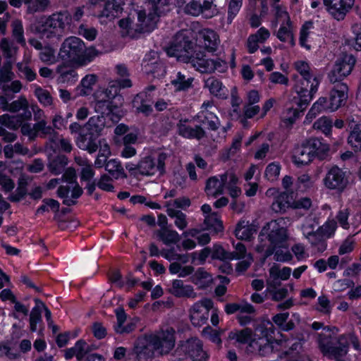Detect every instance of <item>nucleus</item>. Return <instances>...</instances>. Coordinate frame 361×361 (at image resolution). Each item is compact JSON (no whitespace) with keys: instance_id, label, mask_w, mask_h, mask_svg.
Returning <instances> with one entry per match:
<instances>
[{"instance_id":"obj_63","label":"nucleus","mask_w":361,"mask_h":361,"mask_svg":"<svg viewBox=\"0 0 361 361\" xmlns=\"http://www.w3.org/2000/svg\"><path fill=\"white\" fill-rule=\"evenodd\" d=\"M13 26V35L16 41L21 44H25V40L23 37V28L21 21L16 20L12 23Z\"/></svg>"},{"instance_id":"obj_44","label":"nucleus","mask_w":361,"mask_h":361,"mask_svg":"<svg viewBox=\"0 0 361 361\" xmlns=\"http://www.w3.org/2000/svg\"><path fill=\"white\" fill-rule=\"evenodd\" d=\"M313 185L311 177L307 173H303L298 177L295 183V190L297 193H305Z\"/></svg>"},{"instance_id":"obj_31","label":"nucleus","mask_w":361,"mask_h":361,"mask_svg":"<svg viewBox=\"0 0 361 361\" xmlns=\"http://www.w3.org/2000/svg\"><path fill=\"white\" fill-rule=\"evenodd\" d=\"M154 351V349L143 341V338H139L135 343L132 354L135 355V357L139 360L142 357H152Z\"/></svg>"},{"instance_id":"obj_35","label":"nucleus","mask_w":361,"mask_h":361,"mask_svg":"<svg viewBox=\"0 0 361 361\" xmlns=\"http://www.w3.org/2000/svg\"><path fill=\"white\" fill-rule=\"evenodd\" d=\"M68 161L65 155H59L49 164L51 173L57 175L63 173L62 179H68V169H66Z\"/></svg>"},{"instance_id":"obj_16","label":"nucleus","mask_w":361,"mask_h":361,"mask_svg":"<svg viewBox=\"0 0 361 361\" xmlns=\"http://www.w3.org/2000/svg\"><path fill=\"white\" fill-rule=\"evenodd\" d=\"M195 42L200 47V50L204 49V51L213 53L216 51L220 39L216 32L212 29L205 28L199 32L195 38Z\"/></svg>"},{"instance_id":"obj_20","label":"nucleus","mask_w":361,"mask_h":361,"mask_svg":"<svg viewBox=\"0 0 361 361\" xmlns=\"http://www.w3.org/2000/svg\"><path fill=\"white\" fill-rule=\"evenodd\" d=\"M334 85L329 92V102L331 106L336 111L339 108L344 106L348 99V86L345 82L334 83Z\"/></svg>"},{"instance_id":"obj_27","label":"nucleus","mask_w":361,"mask_h":361,"mask_svg":"<svg viewBox=\"0 0 361 361\" xmlns=\"http://www.w3.org/2000/svg\"><path fill=\"white\" fill-rule=\"evenodd\" d=\"M329 99L327 97H320L314 102L312 107L307 113V116L315 118L318 114L322 113L335 112L334 108L331 106Z\"/></svg>"},{"instance_id":"obj_54","label":"nucleus","mask_w":361,"mask_h":361,"mask_svg":"<svg viewBox=\"0 0 361 361\" xmlns=\"http://www.w3.org/2000/svg\"><path fill=\"white\" fill-rule=\"evenodd\" d=\"M51 17L53 23V29L63 30L65 28L66 21L68 20V13L66 11L54 13Z\"/></svg>"},{"instance_id":"obj_38","label":"nucleus","mask_w":361,"mask_h":361,"mask_svg":"<svg viewBox=\"0 0 361 361\" xmlns=\"http://www.w3.org/2000/svg\"><path fill=\"white\" fill-rule=\"evenodd\" d=\"M105 170L116 180L127 178L121 163L117 159H112L107 161Z\"/></svg>"},{"instance_id":"obj_24","label":"nucleus","mask_w":361,"mask_h":361,"mask_svg":"<svg viewBox=\"0 0 361 361\" xmlns=\"http://www.w3.org/2000/svg\"><path fill=\"white\" fill-rule=\"evenodd\" d=\"M275 326L270 320L263 319L255 328V336L259 339L264 338L267 343L275 340Z\"/></svg>"},{"instance_id":"obj_32","label":"nucleus","mask_w":361,"mask_h":361,"mask_svg":"<svg viewBox=\"0 0 361 361\" xmlns=\"http://www.w3.org/2000/svg\"><path fill=\"white\" fill-rule=\"evenodd\" d=\"M194 78L192 77L186 78L181 72H178L176 78L171 80V84L173 87L175 92L188 91L192 87Z\"/></svg>"},{"instance_id":"obj_39","label":"nucleus","mask_w":361,"mask_h":361,"mask_svg":"<svg viewBox=\"0 0 361 361\" xmlns=\"http://www.w3.org/2000/svg\"><path fill=\"white\" fill-rule=\"evenodd\" d=\"M348 143L355 152L361 150V123H356L351 127L348 137Z\"/></svg>"},{"instance_id":"obj_19","label":"nucleus","mask_w":361,"mask_h":361,"mask_svg":"<svg viewBox=\"0 0 361 361\" xmlns=\"http://www.w3.org/2000/svg\"><path fill=\"white\" fill-rule=\"evenodd\" d=\"M214 59L208 58L203 50L200 48L194 53V54L188 56L185 63H191L199 72L202 73H212Z\"/></svg>"},{"instance_id":"obj_26","label":"nucleus","mask_w":361,"mask_h":361,"mask_svg":"<svg viewBox=\"0 0 361 361\" xmlns=\"http://www.w3.org/2000/svg\"><path fill=\"white\" fill-rule=\"evenodd\" d=\"M43 202L47 204L53 211L57 212L55 214L54 219L58 222L59 228L65 231L68 228L67 221L68 217L66 216V208H62L61 212H59V203L58 201L53 199H44Z\"/></svg>"},{"instance_id":"obj_13","label":"nucleus","mask_w":361,"mask_h":361,"mask_svg":"<svg viewBox=\"0 0 361 361\" xmlns=\"http://www.w3.org/2000/svg\"><path fill=\"white\" fill-rule=\"evenodd\" d=\"M142 71L145 74L157 79L164 78L166 73V66L154 51L145 54Z\"/></svg>"},{"instance_id":"obj_5","label":"nucleus","mask_w":361,"mask_h":361,"mask_svg":"<svg viewBox=\"0 0 361 361\" xmlns=\"http://www.w3.org/2000/svg\"><path fill=\"white\" fill-rule=\"evenodd\" d=\"M106 89L103 91L99 98L95 95V111L99 113L100 115L95 116L96 117L103 116L106 120L109 118L113 121L118 122L121 118L120 106L115 102L116 99L120 100L121 96L118 94V90L114 88V92L112 93L111 89Z\"/></svg>"},{"instance_id":"obj_49","label":"nucleus","mask_w":361,"mask_h":361,"mask_svg":"<svg viewBox=\"0 0 361 361\" xmlns=\"http://www.w3.org/2000/svg\"><path fill=\"white\" fill-rule=\"evenodd\" d=\"M20 117L16 116H10L4 114L0 116V124L12 130H17L22 126Z\"/></svg>"},{"instance_id":"obj_18","label":"nucleus","mask_w":361,"mask_h":361,"mask_svg":"<svg viewBox=\"0 0 361 361\" xmlns=\"http://www.w3.org/2000/svg\"><path fill=\"white\" fill-rule=\"evenodd\" d=\"M355 63V59L353 56H350L348 61L342 59L336 62L334 69L329 74V80L331 83L343 82L342 80L349 75Z\"/></svg>"},{"instance_id":"obj_21","label":"nucleus","mask_w":361,"mask_h":361,"mask_svg":"<svg viewBox=\"0 0 361 361\" xmlns=\"http://www.w3.org/2000/svg\"><path fill=\"white\" fill-rule=\"evenodd\" d=\"M35 128L36 131V137L39 135L41 137H49L51 142H60L61 148L65 151H68V142L64 138H60L59 133L54 129L47 126L44 120H41L35 123Z\"/></svg>"},{"instance_id":"obj_1","label":"nucleus","mask_w":361,"mask_h":361,"mask_svg":"<svg viewBox=\"0 0 361 361\" xmlns=\"http://www.w3.org/2000/svg\"><path fill=\"white\" fill-rule=\"evenodd\" d=\"M105 127V119L103 116H92L87 123L81 126L76 122L69 125V130L71 133H78L76 137L77 146L82 149L92 154L98 149V137Z\"/></svg>"},{"instance_id":"obj_62","label":"nucleus","mask_w":361,"mask_h":361,"mask_svg":"<svg viewBox=\"0 0 361 361\" xmlns=\"http://www.w3.org/2000/svg\"><path fill=\"white\" fill-rule=\"evenodd\" d=\"M111 180V178L109 175L104 173L101 175L99 179L97 181V185L102 190L106 192H114V185L109 183Z\"/></svg>"},{"instance_id":"obj_10","label":"nucleus","mask_w":361,"mask_h":361,"mask_svg":"<svg viewBox=\"0 0 361 361\" xmlns=\"http://www.w3.org/2000/svg\"><path fill=\"white\" fill-rule=\"evenodd\" d=\"M85 42L79 37L69 36V68L76 64L83 66L93 60L90 53L85 51Z\"/></svg>"},{"instance_id":"obj_22","label":"nucleus","mask_w":361,"mask_h":361,"mask_svg":"<svg viewBox=\"0 0 361 361\" xmlns=\"http://www.w3.org/2000/svg\"><path fill=\"white\" fill-rule=\"evenodd\" d=\"M296 195L293 189L285 190L275 197L271 209L276 213L284 214L290 209L291 203L295 202Z\"/></svg>"},{"instance_id":"obj_55","label":"nucleus","mask_w":361,"mask_h":361,"mask_svg":"<svg viewBox=\"0 0 361 361\" xmlns=\"http://www.w3.org/2000/svg\"><path fill=\"white\" fill-rule=\"evenodd\" d=\"M281 165L276 162L269 164L265 169L264 176L270 181L276 180L280 174Z\"/></svg>"},{"instance_id":"obj_48","label":"nucleus","mask_w":361,"mask_h":361,"mask_svg":"<svg viewBox=\"0 0 361 361\" xmlns=\"http://www.w3.org/2000/svg\"><path fill=\"white\" fill-rule=\"evenodd\" d=\"M200 123L205 126L207 129L213 131L218 130L219 126V120L216 115L208 111L204 114Z\"/></svg>"},{"instance_id":"obj_33","label":"nucleus","mask_w":361,"mask_h":361,"mask_svg":"<svg viewBox=\"0 0 361 361\" xmlns=\"http://www.w3.org/2000/svg\"><path fill=\"white\" fill-rule=\"evenodd\" d=\"M192 282L202 289L208 288L212 283V275L204 268H198L192 276Z\"/></svg>"},{"instance_id":"obj_53","label":"nucleus","mask_w":361,"mask_h":361,"mask_svg":"<svg viewBox=\"0 0 361 361\" xmlns=\"http://www.w3.org/2000/svg\"><path fill=\"white\" fill-rule=\"evenodd\" d=\"M305 109L297 106L288 108L286 109V117L284 118V122L288 125H293L295 123L302 115Z\"/></svg>"},{"instance_id":"obj_2","label":"nucleus","mask_w":361,"mask_h":361,"mask_svg":"<svg viewBox=\"0 0 361 361\" xmlns=\"http://www.w3.org/2000/svg\"><path fill=\"white\" fill-rule=\"evenodd\" d=\"M329 149V144L323 138L310 137L295 149L293 162L300 168L310 164L315 159L324 161L328 158Z\"/></svg>"},{"instance_id":"obj_11","label":"nucleus","mask_w":361,"mask_h":361,"mask_svg":"<svg viewBox=\"0 0 361 361\" xmlns=\"http://www.w3.org/2000/svg\"><path fill=\"white\" fill-rule=\"evenodd\" d=\"M167 154L166 152H160L157 156V164L155 159L152 156H145L142 158L137 165L135 169L140 174L145 176H152L158 171L160 175H163L166 172L165 161L167 159Z\"/></svg>"},{"instance_id":"obj_40","label":"nucleus","mask_w":361,"mask_h":361,"mask_svg":"<svg viewBox=\"0 0 361 361\" xmlns=\"http://www.w3.org/2000/svg\"><path fill=\"white\" fill-rule=\"evenodd\" d=\"M295 70L301 75L300 81L310 82L313 79H319L317 76L312 74L309 63L305 61H298L294 64Z\"/></svg>"},{"instance_id":"obj_28","label":"nucleus","mask_w":361,"mask_h":361,"mask_svg":"<svg viewBox=\"0 0 361 361\" xmlns=\"http://www.w3.org/2000/svg\"><path fill=\"white\" fill-rule=\"evenodd\" d=\"M256 230L249 224V221L240 219L236 224L234 234L236 238L250 241Z\"/></svg>"},{"instance_id":"obj_4","label":"nucleus","mask_w":361,"mask_h":361,"mask_svg":"<svg viewBox=\"0 0 361 361\" xmlns=\"http://www.w3.org/2000/svg\"><path fill=\"white\" fill-rule=\"evenodd\" d=\"M199 48L193 32L188 30H180L173 37L167 53L185 62L188 56L194 54Z\"/></svg>"},{"instance_id":"obj_47","label":"nucleus","mask_w":361,"mask_h":361,"mask_svg":"<svg viewBox=\"0 0 361 361\" xmlns=\"http://www.w3.org/2000/svg\"><path fill=\"white\" fill-rule=\"evenodd\" d=\"M24 4L27 6V13H34L45 11L49 4V0H24Z\"/></svg>"},{"instance_id":"obj_59","label":"nucleus","mask_w":361,"mask_h":361,"mask_svg":"<svg viewBox=\"0 0 361 361\" xmlns=\"http://www.w3.org/2000/svg\"><path fill=\"white\" fill-rule=\"evenodd\" d=\"M252 334L253 332L251 329L245 328L235 332L231 338L235 339L240 343L245 344L252 341Z\"/></svg>"},{"instance_id":"obj_7","label":"nucleus","mask_w":361,"mask_h":361,"mask_svg":"<svg viewBox=\"0 0 361 361\" xmlns=\"http://www.w3.org/2000/svg\"><path fill=\"white\" fill-rule=\"evenodd\" d=\"M319 84V79H313L307 84L305 81H299L293 87L296 95L293 97L291 102L300 108L306 109L318 91Z\"/></svg>"},{"instance_id":"obj_45","label":"nucleus","mask_w":361,"mask_h":361,"mask_svg":"<svg viewBox=\"0 0 361 361\" xmlns=\"http://www.w3.org/2000/svg\"><path fill=\"white\" fill-rule=\"evenodd\" d=\"M221 178L219 179L216 176L209 177L205 185V192L208 195H221L223 192V188L221 186Z\"/></svg>"},{"instance_id":"obj_57","label":"nucleus","mask_w":361,"mask_h":361,"mask_svg":"<svg viewBox=\"0 0 361 361\" xmlns=\"http://www.w3.org/2000/svg\"><path fill=\"white\" fill-rule=\"evenodd\" d=\"M302 339H292L286 341L288 348L285 351L287 356L297 355L302 348Z\"/></svg>"},{"instance_id":"obj_8","label":"nucleus","mask_w":361,"mask_h":361,"mask_svg":"<svg viewBox=\"0 0 361 361\" xmlns=\"http://www.w3.org/2000/svg\"><path fill=\"white\" fill-rule=\"evenodd\" d=\"M156 90L155 85H149L134 96L132 100V107L135 109V114H142L145 117L152 114Z\"/></svg>"},{"instance_id":"obj_12","label":"nucleus","mask_w":361,"mask_h":361,"mask_svg":"<svg viewBox=\"0 0 361 361\" xmlns=\"http://www.w3.org/2000/svg\"><path fill=\"white\" fill-rule=\"evenodd\" d=\"M324 186L341 193L346 188L348 180L345 172L337 165L332 166L323 179Z\"/></svg>"},{"instance_id":"obj_3","label":"nucleus","mask_w":361,"mask_h":361,"mask_svg":"<svg viewBox=\"0 0 361 361\" xmlns=\"http://www.w3.org/2000/svg\"><path fill=\"white\" fill-rule=\"evenodd\" d=\"M152 5V11L147 13L145 9L137 11V23L135 25L134 33L131 35V38L137 39L141 34L151 32L156 28V23L159 18L165 11V6L173 5V4H164L161 1L148 0Z\"/></svg>"},{"instance_id":"obj_51","label":"nucleus","mask_w":361,"mask_h":361,"mask_svg":"<svg viewBox=\"0 0 361 361\" xmlns=\"http://www.w3.org/2000/svg\"><path fill=\"white\" fill-rule=\"evenodd\" d=\"M292 272L291 268L288 267H284L281 269H279L276 267H273L270 269V276L274 279V281L281 279L282 281H286L289 279Z\"/></svg>"},{"instance_id":"obj_60","label":"nucleus","mask_w":361,"mask_h":361,"mask_svg":"<svg viewBox=\"0 0 361 361\" xmlns=\"http://www.w3.org/2000/svg\"><path fill=\"white\" fill-rule=\"evenodd\" d=\"M221 177V186L223 188L237 186L238 182V178L234 173H231L229 175L227 172L220 175Z\"/></svg>"},{"instance_id":"obj_43","label":"nucleus","mask_w":361,"mask_h":361,"mask_svg":"<svg viewBox=\"0 0 361 361\" xmlns=\"http://www.w3.org/2000/svg\"><path fill=\"white\" fill-rule=\"evenodd\" d=\"M212 249L211 258L213 260L222 262L231 261V252L226 250L219 243H214Z\"/></svg>"},{"instance_id":"obj_15","label":"nucleus","mask_w":361,"mask_h":361,"mask_svg":"<svg viewBox=\"0 0 361 361\" xmlns=\"http://www.w3.org/2000/svg\"><path fill=\"white\" fill-rule=\"evenodd\" d=\"M180 350L189 361H206L207 354L203 350L202 341L197 338L188 339L180 345Z\"/></svg>"},{"instance_id":"obj_25","label":"nucleus","mask_w":361,"mask_h":361,"mask_svg":"<svg viewBox=\"0 0 361 361\" xmlns=\"http://www.w3.org/2000/svg\"><path fill=\"white\" fill-rule=\"evenodd\" d=\"M204 87L208 88L214 97L221 99L227 98L228 90L219 79L211 76L204 80Z\"/></svg>"},{"instance_id":"obj_9","label":"nucleus","mask_w":361,"mask_h":361,"mask_svg":"<svg viewBox=\"0 0 361 361\" xmlns=\"http://www.w3.org/2000/svg\"><path fill=\"white\" fill-rule=\"evenodd\" d=\"M264 237L268 240L270 244L279 248H287L288 247V231L276 221L268 222L262 227L259 234V240L263 241Z\"/></svg>"},{"instance_id":"obj_36","label":"nucleus","mask_w":361,"mask_h":361,"mask_svg":"<svg viewBox=\"0 0 361 361\" xmlns=\"http://www.w3.org/2000/svg\"><path fill=\"white\" fill-rule=\"evenodd\" d=\"M98 77L95 74L86 75L80 81V85L77 87L78 92L81 96L90 95L92 90L93 86L95 85Z\"/></svg>"},{"instance_id":"obj_41","label":"nucleus","mask_w":361,"mask_h":361,"mask_svg":"<svg viewBox=\"0 0 361 361\" xmlns=\"http://www.w3.org/2000/svg\"><path fill=\"white\" fill-rule=\"evenodd\" d=\"M69 32L78 34L90 42L94 41L98 35V31L96 28L93 27H88L83 23H81L77 28V30L74 31L72 23H69Z\"/></svg>"},{"instance_id":"obj_34","label":"nucleus","mask_w":361,"mask_h":361,"mask_svg":"<svg viewBox=\"0 0 361 361\" xmlns=\"http://www.w3.org/2000/svg\"><path fill=\"white\" fill-rule=\"evenodd\" d=\"M156 236L159 240L166 245L176 244L180 240V236L178 233L176 231L169 229V228L158 230L156 232Z\"/></svg>"},{"instance_id":"obj_46","label":"nucleus","mask_w":361,"mask_h":361,"mask_svg":"<svg viewBox=\"0 0 361 361\" xmlns=\"http://www.w3.org/2000/svg\"><path fill=\"white\" fill-rule=\"evenodd\" d=\"M313 127L322 132L326 136H329L331 135L333 122L329 117L322 116L314 123Z\"/></svg>"},{"instance_id":"obj_56","label":"nucleus","mask_w":361,"mask_h":361,"mask_svg":"<svg viewBox=\"0 0 361 361\" xmlns=\"http://www.w3.org/2000/svg\"><path fill=\"white\" fill-rule=\"evenodd\" d=\"M35 94L42 105L51 106L52 104L53 98L48 90L37 87L35 90Z\"/></svg>"},{"instance_id":"obj_37","label":"nucleus","mask_w":361,"mask_h":361,"mask_svg":"<svg viewBox=\"0 0 361 361\" xmlns=\"http://www.w3.org/2000/svg\"><path fill=\"white\" fill-rule=\"evenodd\" d=\"M289 317L288 312L277 313L272 317L274 325L276 324L279 329L283 331H289L293 330L295 325L293 320L288 321Z\"/></svg>"},{"instance_id":"obj_17","label":"nucleus","mask_w":361,"mask_h":361,"mask_svg":"<svg viewBox=\"0 0 361 361\" xmlns=\"http://www.w3.org/2000/svg\"><path fill=\"white\" fill-rule=\"evenodd\" d=\"M91 347L85 341L78 340L73 347L69 348V359L75 357L78 361H104L102 355L97 353H90Z\"/></svg>"},{"instance_id":"obj_29","label":"nucleus","mask_w":361,"mask_h":361,"mask_svg":"<svg viewBox=\"0 0 361 361\" xmlns=\"http://www.w3.org/2000/svg\"><path fill=\"white\" fill-rule=\"evenodd\" d=\"M204 224L205 226V230L215 234L223 232L224 230L221 216L216 212H213L212 214L204 216Z\"/></svg>"},{"instance_id":"obj_64","label":"nucleus","mask_w":361,"mask_h":361,"mask_svg":"<svg viewBox=\"0 0 361 361\" xmlns=\"http://www.w3.org/2000/svg\"><path fill=\"white\" fill-rule=\"evenodd\" d=\"M0 47L3 51L4 56L6 59H11L16 53V48L13 47V43L6 38H3L0 42Z\"/></svg>"},{"instance_id":"obj_30","label":"nucleus","mask_w":361,"mask_h":361,"mask_svg":"<svg viewBox=\"0 0 361 361\" xmlns=\"http://www.w3.org/2000/svg\"><path fill=\"white\" fill-rule=\"evenodd\" d=\"M171 293L178 298L182 297H194L193 287L190 285H184L182 280L174 279L172 282Z\"/></svg>"},{"instance_id":"obj_58","label":"nucleus","mask_w":361,"mask_h":361,"mask_svg":"<svg viewBox=\"0 0 361 361\" xmlns=\"http://www.w3.org/2000/svg\"><path fill=\"white\" fill-rule=\"evenodd\" d=\"M161 341L162 345V351L169 353L175 345V338L173 334L169 332H163L161 335Z\"/></svg>"},{"instance_id":"obj_14","label":"nucleus","mask_w":361,"mask_h":361,"mask_svg":"<svg viewBox=\"0 0 361 361\" xmlns=\"http://www.w3.org/2000/svg\"><path fill=\"white\" fill-rule=\"evenodd\" d=\"M326 12L336 20L341 21L352 10L355 0H323Z\"/></svg>"},{"instance_id":"obj_42","label":"nucleus","mask_w":361,"mask_h":361,"mask_svg":"<svg viewBox=\"0 0 361 361\" xmlns=\"http://www.w3.org/2000/svg\"><path fill=\"white\" fill-rule=\"evenodd\" d=\"M314 28V23L312 20L305 21L301 26L299 36V45L307 51H310L312 47L307 44L310 34V30Z\"/></svg>"},{"instance_id":"obj_23","label":"nucleus","mask_w":361,"mask_h":361,"mask_svg":"<svg viewBox=\"0 0 361 361\" xmlns=\"http://www.w3.org/2000/svg\"><path fill=\"white\" fill-rule=\"evenodd\" d=\"M188 119H180L177 123L178 134L185 139L201 140L206 136V133L201 126L196 125L194 128L185 124Z\"/></svg>"},{"instance_id":"obj_61","label":"nucleus","mask_w":361,"mask_h":361,"mask_svg":"<svg viewBox=\"0 0 361 361\" xmlns=\"http://www.w3.org/2000/svg\"><path fill=\"white\" fill-rule=\"evenodd\" d=\"M185 13L187 14L192 15L193 16H197L200 14H206V12L202 9V6L197 4L196 0H191L187 4L184 8Z\"/></svg>"},{"instance_id":"obj_6","label":"nucleus","mask_w":361,"mask_h":361,"mask_svg":"<svg viewBox=\"0 0 361 361\" xmlns=\"http://www.w3.org/2000/svg\"><path fill=\"white\" fill-rule=\"evenodd\" d=\"M318 346L323 355L329 359L344 357L349 350V343L344 335L334 337L321 334L318 338Z\"/></svg>"},{"instance_id":"obj_50","label":"nucleus","mask_w":361,"mask_h":361,"mask_svg":"<svg viewBox=\"0 0 361 361\" xmlns=\"http://www.w3.org/2000/svg\"><path fill=\"white\" fill-rule=\"evenodd\" d=\"M212 249L209 247H205L200 252L195 251L191 253L192 263L203 265L205 264L207 259L211 257Z\"/></svg>"},{"instance_id":"obj_52","label":"nucleus","mask_w":361,"mask_h":361,"mask_svg":"<svg viewBox=\"0 0 361 361\" xmlns=\"http://www.w3.org/2000/svg\"><path fill=\"white\" fill-rule=\"evenodd\" d=\"M243 6V0H230L228 6L227 23H231Z\"/></svg>"}]
</instances>
